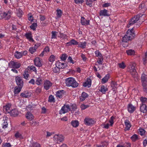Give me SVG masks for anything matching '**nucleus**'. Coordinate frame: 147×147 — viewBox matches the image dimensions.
Listing matches in <instances>:
<instances>
[{"mask_svg": "<svg viewBox=\"0 0 147 147\" xmlns=\"http://www.w3.org/2000/svg\"><path fill=\"white\" fill-rule=\"evenodd\" d=\"M136 65L135 63H131L128 67L127 71L130 73L134 80L137 81L139 79V77L135 68Z\"/></svg>", "mask_w": 147, "mask_h": 147, "instance_id": "nucleus-1", "label": "nucleus"}, {"mask_svg": "<svg viewBox=\"0 0 147 147\" xmlns=\"http://www.w3.org/2000/svg\"><path fill=\"white\" fill-rule=\"evenodd\" d=\"M135 36L134 31V28L131 30L129 29L127 32V33L122 38L123 42H127L134 38Z\"/></svg>", "mask_w": 147, "mask_h": 147, "instance_id": "nucleus-2", "label": "nucleus"}, {"mask_svg": "<svg viewBox=\"0 0 147 147\" xmlns=\"http://www.w3.org/2000/svg\"><path fill=\"white\" fill-rule=\"evenodd\" d=\"M66 85L67 86H71L73 88L77 87L78 85V83L72 78H67L65 80Z\"/></svg>", "mask_w": 147, "mask_h": 147, "instance_id": "nucleus-3", "label": "nucleus"}, {"mask_svg": "<svg viewBox=\"0 0 147 147\" xmlns=\"http://www.w3.org/2000/svg\"><path fill=\"white\" fill-rule=\"evenodd\" d=\"M142 16V15L141 16H140V15H137L136 16H135L133 18H132L130 21L129 22V24L127 26V27L129 28L130 26L134 24L135 23H136L137 21L140 20V18Z\"/></svg>", "mask_w": 147, "mask_h": 147, "instance_id": "nucleus-4", "label": "nucleus"}, {"mask_svg": "<svg viewBox=\"0 0 147 147\" xmlns=\"http://www.w3.org/2000/svg\"><path fill=\"white\" fill-rule=\"evenodd\" d=\"M54 140L57 141V143L61 142L64 140V137L61 134H56L53 137Z\"/></svg>", "mask_w": 147, "mask_h": 147, "instance_id": "nucleus-5", "label": "nucleus"}, {"mask_svg": "<svg viewBox=\"0 0 147 147\" xmlns=\"http://www.w3.org/2000/svg\"><path fill=\"white\" fill-rule=\"evenodd\" d=\"M9 66L10 68L18 69L20 67L21 64L18 62L11 61L9 63Z\"/></svg>", "mask_w": 147, "mask_h": 147, "instance_id": "nucleus-6", "label": "nucleus"}, {"mask_svg": "<svg viewBox=\"0 0 147 147\" xmlns=\"http://www.w3.org/2000/svg\"><path fill=\"white\" fill-rule=\"evenodd\" d=\"M70 111V106L69 105H65L59 111V113L60 114H64Z\"/></svg>", "mask_w": 147, "mask_h": 147, "instance_id": "nucleus-7", "label": "nucleus"}, {"mask_svg": "<svg viewBox=\"0 0 147 147\" xmlns=\"http://www.w3.org/2000/svg\"><path fill=\"white\" fill-rule=\"evenodd\" d=\"M15 80L18 86H21V87L23 86L24 82L22 77L17 76L16 77Z\"/></svg>", "mask_w": 147, "mask_h": 147, "instance_id": "nucleus-8", "label": "nucleus"}, {"mask_svg": "<svg viewBox=\"0 0 147 147\" xmlns=\"http://www.w3.org/2000/svg\"><path fill=\"white\" fill-rule=\"evenodd\" d=\"M84 123L86 125H91L94 123V121L91 118L87 117L84 119Z\"/></svg>", "mask_w": 147, "mask_h": 147, "instance_id": "nucleus-9", "label": "nucleus"}, {"mask_svg": "<svg viewBox=\"0 0 147 147\" xmlns=\"http://www.w3.org/2000/svg\"><path fill=\"white\" fill-rule=\"evenodd\" d=\"M3 18L5 20H9L11 17V12L10 11H3Z\"/></svg>", "mask_w": 147, "mask_h": 147, "instance_id": "nucleus-10", "label": "nucleus"}, {"mask_svg": "<svg viewBox=\"0 0 147 147\" xmlns=\"http://www.w3.org/2000/svg\"><path fill=\"white\" fill-rule=\"evenodd\" d=\"M81 23L82 25L87 26L90 24V20H87L84 17H82L81 19Z\"/></svg>", "mask_w": 147, "mask_h": 147, "instance_id": "nucleus-11", "label": "nucleus"}, {"mask_svg": "<svg viewBox=\"0 0 147 147\" xmlns=\"http://www.w3.org/2000/svg\"><path fill=\"white\" fill-rule=\"evenodd\" d=\"M52 83L50 81L46 80L44 83V88L46 90H48L52 86Z\"/></svg>", "mask_w": 147, "mask_h": 147, "instance_id": "nucleus-12", "label": "nucleus"}, {"mask_svg": "<svg viewBox=\"0 0 147 147\" xmlns=\"http://www.w3.org/2000/svg\"><path fill=\"white\" fill-rule=\"evenodd\" d=\"M34 64L37 66L40 67L42 64L40 61V58L39 57L36 58L34 60Z\"/></svg>", "mask_w": 147, "mask_h": 147, "instance_id": "nucleus-13", "label": "nucleus"}, {"mask_svg": "<svg viewBox=\"0 0 147 147\" xmlns=\"http://www.w3.org/2000/svg\"><path fill=\"white\" fill-rule=\"evenodd\" d=\"M99 15L100 16H109L110 14L108 13V11L104 9L103 10L100 11L99 13Z\"/></svg>", "mask_w": 147, "mask_h": 147, "instance_id": "nucleus-14", "label": "nucleus"}, {"mask_svg": "<svg viewBox=\"0 0 147 147\" xmlns=\"http://www.w3.org/2000/svg\"><path fill=\"white\" fill-rule=\"evenodd\" d=\"M125 129L126 130H129L131 125L130 121L127 119L125 121Z\"/></svg>", "mask_w": 147, "mask_h": 147, "instance_id": "nucleus-15", "label": "nucleus"}, {"mask_svg": "<svg viewBox=\"0 0 147 147\" xmlns=\"http://www.w3.org/2000/svg\"><path fill=\"white\" fill-rule=\"evenodd\" d=\"M20 96L23 98H28L30 96V94L27 91H25L21 93Z\"/></svg>", "mask_w": 147, "mask_h": 147, "instance_id": "nucleus-16", "label": "nucleus"}, {"mask_svg": "<svg viewBox=\"0 0 147 147\" xmlns=\"http://www.w3.org/2000/svg\"><path fill=\"white\" fill-rule=\"evenodd\" d=\"M140 109L142 112L146 113L147 112V106L145 104L142 103L140 106Z\"/></svg>", "mask_w": 147, "mask_h": 147, "instance_id": "nucleus-17", "label": "nucleus"}, {"mask_svg": "<svg viewBox=\"0 0 147 147\" xmlns=\"http://www.w3.org/2000/svg\"><path fill=\"white\" fill-rule=\"evenodd\" d=\"M56 66L58 67L59 69L60 68H64L66 66V64L63 63H61L59 61L57 62L55 64Z\"/></svg>", "mask_w": 147, "mask_h": 147, "instance_id": "nucleus-18", "label": "nucleus"}, {"mask_svg": "<svg viewBox=\"0 0 147 147\" xmlns=\"http://www.w3.org/2000/svg\"><path fill=\"white\" fill-rule=\"evenodd\" d=\"M127 108L129 112L131 113H133L136 109L135 107L131 104L128 105Z\"/></svg>", "mask_w": 147, "mask_h": 147, "instance_id": "nucleus-19", "label": "nucleus"}, {"mask_svg": "<svg viewBox=\"0 0 147 147\" xmlns=\"http://www.w3.org/2000/svg\"><path fill=\"white\" fill-rule=\"evenodd\" d=\"M88 95L85 92H83L82 93L81 96L80 97V100L81 101L84 100L85 99L88 97Z\"/></svg>", "mask_w": 147, "mask_h": 147, "instance_id": "nucleus-20", "label": "nucleus"}, {"mask_svg": "<svg viewBox=\"0 0 147 147\" xmlns=\"http://www.w3.org/2000/svg\"><path fill=\"white\" fill-rule=\"evenodd\" d=\"M139 8L140 9H147V2H142V3L139 5Z\"/></svg>", "mask_w": 147, "mask_h": 147, "instance_id": "nucleus-21", "label": "nucleus"}, {"mask_svg": "<svg viewBox=\"0 0 147 147\" xmlns=\"http://www.w3.org/2000/svg\"><path fill=\"white\" fill-rule=\"evenodd\" d=\"M91 84V81L90 79H88L87 81L85 82L83 84V86L84 87H88L89 88L90 87Z\"/></svg>", "mask_w": 147, "mask_h": 147, "instance_id": "nucleus-22", "label": "nucleus"}, {"mask_svg": "<svg viewBox=\"0 0 147 147\" xmlns=\"http://www.w3.org/2000/svg\"><path fill=\"white\" fill-rule=\"evenodd\" d=\"M64 92V91L63 90L58 91L56 93V96L59 98H61L63 97Z\"/></svg>", "mask_w": 147, "mask_h": 147, "instance_id": "nucleus-23", "label": "nucleus"}, {"mask_svg": "<svg viewBox=\"0 0 147 147\" xmlns=\"http://www.w3.org/2000/svg\"><path fill=\"white\" fill-rule=\"evenodd\" d=\"M10 104H8L6 105L5 106L3 107V111H6V113H9L10 111V108L11 107Z\"/></svg>", "mask_w": 147, "mask_h": 147, "instance_id": "nucleus-24", "label": "nucleus"}, {"mask_svg": "<svg viewBox=\"0 0 147 147\" xmlns=\"http://www.w3.org/2000/svg\"><path fill=\"white\" fill-rule=\"evenodd\" d=\"M22 87L18 86H16L14 88V93L15 94H17L20 92Z\"/></svg>", "mask_w": 147, "mask_h": 147, "instance_id": "nucleus-25", "label": "nucleus"}, {"mask_svg": "<svg viewBox=\"0 0 147 147\" xmlns=\"http://www.w3.org/2000/svg\"><path fill=\"white\" fill-rule=\"evenodd\" d=\"M10 115L13 116L15 117L18 115V112L17 110L16 109L12 110L9 113Z\"/></svg>", "mask_w": 147, "mask_h": 147, "instance_id": "nucleus-26", "label": "nucleus"}, {"mask_svg": "<svg viewBox=\"0 0 147 147\" xmlns=\"http://www.w3.org/2000/svg\"><path fill=\"white\" fill-rule=\"evenodd\" d=\"M25 36L26 38L28 39L30 41H32L33 42L34 40L32 38V34L31 33H26L25 35Z\"/></svg>", "mask_w": 147, "mask_h": 147, "instance_id": "nucleus-27", "label": "nucleus"}, {"mask_svg": "<svg viewBox=\"0 0 147 147\" xmlns=\"http://www.w3.org/2000/svg\"><path fill=\"white\" fill-rule=\"evenodd\" d=\"M26 117L27 119L30 121L34 118L33 115L30 113H28L26 115Z\"/></svg>", "mask_w": 147, "mask_h": 147, "instance_id": "nucleus-28", "label": "nucleus"}, {"mask_svg": "<svg viewBox=\"0 0 147 147\" xmlns=\"http://www.w3.org/2000/svg\"><path fill=\"white\" fill-rule=\"evenodd\" d=\"M71 124L73 127H76L78 126L79 122L77 120H73L72 121Z\"/></svg>", "mask_w": 147, "mask_h": 147, "instance_id": "nucleus-29", "label": "nucleus"}, {"mask_svg": "<svg viewBox=\"0 0 147 147\" xmlns=\"http://www.w3.org/2000/svg\"><path fill=\"white\" fill-rule=\"evenodd\" d=\"M108 90V89L106 86L102 85L101 86L100 89V91L103 94L105 93V92Z\"/></svg>", "mask_w": 147, "mask_h": 147, "instance_id": "nucleus-30", "label": "nucleus"}, {"mask_svg": "<svg viewBox=\"0 0 147 147\" xmlns=\"http://www.w3.org/2000/svg\"><path fill=\"white\" fill-rule=\"evenodd\" d=\"M111 86L113 89V91H115L116 89L117 84L116 82L112 81L111 83Z\"/></svg>", "mask_w": 147, "mask_h": 147, "instance_id": "nucleus-31", "label": "nucleus"}, {"mask_svg": "<svg viewBox=\"0 0 147 147\" xmlns=\"http://www.w3.org/2000/svg\"><path fill=\"white\" fill-rule=\"evenodd\" d=\"M141 82H147V76L144 74H143L141 76Z\"/></svg>", "mask_w": 147, "mask_h": 147, "instance_id": "nucleus-32", "label": "nucleus"}, {"mask_svg": "<svg viewBox=\"0 0 147 147\" xmlns=\"http://www.w3.org/2000/svg\"><path fill=\"white\" fill-rule=\"evenodd\" d=\"M49 51V49L48 47L47 46L45 47L43 51L42 52L41 54H40V56H42L45 54V53H47Z\"/></svg>", "mask_w": 147, "mask_h": 147, "instance_id": "nucleus-33", "label": "nucleus"}, {"mask_svg": "<svg viewBox=\"0 0 147 147\" xmlns=\"http://www.w3.org/2000/svg\"><path fill=\"white\" fill-rule=\"evenodd\" d=\"M126 53L129 55H134L135 54L134 51L132 49H129L126 51Z\"/></svg>", "mask_w": 147, "mask_h": 147, "instance_id": "nucleus-34", "label": "nucleus"}, {"mask_svg": "<svg viewBox=\"0 0 147 147\" xmlns=\"http://www.w3.org/2000/svg\"><path fill=\"white\" fill-rule=\"evenodd\" d=\"M142 84L144 91L147 93V82L142 83Z\"/></svg>", "mask_w": 147, "mask_h": 147, "instance_id": "nucleus-35", "label": "nucleus"}, {"mask_svg": "<svg viewBox=\"0 0 147 147\" xmlns=\"http://www.w3.org/2000/svg\"><path fill=\"white\" fill-rule=\"evenodd\" d=\"M14 56L16 58L19 59L22 56V55L21 52L16 51L14 53Z\"/></svg>", "mask_w": 147, "mask_h": 147, "instance_id": "nucleus-36", "label": "nucleus"}, {"mask_svg": "<svg viewBox=\"0 0 147 147\" xmlns=\"http://www.w3.org/2000/svg\"><path fill=\"white\" fill-rule=\"evenodd\" d=\"M146 132L145 130L144 129L140 128L139 129L138 132L141 136H142L145 135Z\"/></svg>", "mask_w": 147, "mask_h": 147, "instance_id": "nucleus-37", "label": "nucleus"}, {"mask_svg": "<svg viewBox=\"0 0 147 147\" xmlns=\"http://www.w3.org/2000/svg\"><path fill=\"white\" fill-rule=\"evenodd\" d=\"M118 65L119 68L122 69H124L126 67V65L123 62L118 63Z\"/></svg>", "mask_w": 147, "mask_h": 147, "instance_id": "nucleus-38", "label": "nucleus"}, {"mask_svg": "<svg viewBox=\"0 0 147 147\" xmlns=\"http://www.w3.org/2000/svg\"><path fill=\"white\" fill-rule=\"evenodd\" d=\"M86 44V42H80L78 44V47L84 48L85 47Z\"/></svg>", "mask_w": 147, "mask_h": 147, "instance_id": "nucleus-39", "label": "nucleus"}, {"mask_svg": "<svg viewBox=\"0 0 147 147\" xmlns=\"http://www.w3.org/2000/svg\"><path fill=\"white\" fill-rule=\"evenodd\" d=\"M109 78V75L107 74L102 79V83H105L108 80Z\"/></svg>", "mask_w": 147, "mask_h": 147, "instance_id": "nucleus-40", "label": "nucleus"}, {"mask_svg": "<svg viewBox=\"0 0 147 147\" xmlns=\"http://www.w3.org/2000/svg\"><path fill=\"white\" fill-rule=\"evenodd\" d=\"M131 140L134 142H135L138 139V136L136 134L133 135L131 138Z\"/></svg>", "mask_w": 147, "mask_h": 147, "instance_id": "nucleus-41", "label": "nucleus"}, {"mask_svg": "<svg viewBox=\"0 0 147 147\" xmlns=\"http://www.w3.org/2000/svg\"><path fill=\"white\" fill-rule=\"evenodd\" d=\"M27 72L28 70L26 69L24 71V73L23 74L24 78L26 80H28V78L29 76V75L28 73H27Z\"/></svg>", "mask_w": 147, "mask_h": 147, "instance_id": "nucleus-42", "label": "nucleus"}, {"mask_svg": "<svg viewBox=\"0 0 147 147\" xmlns=\"http://www.w3.org/2000/svg\"><path fill=\"white\" fill-rule=\"evenodd\" d=\"M28 69L32 71H34L35 73H36L37 70L36 69V68L33 66H29L28 67Z\"/></svg>", "mask_w": 147, "mask_h": 147, "instance_id": "nucleus-43", "label": "nucleus"}, {"mask_svg": "<svg viewBox=\"0 0 147 147\" xmlns=\"http://www.w3.org/2000/svg\"><path fill=\"white\" fill-rule=\"evenodd\" d=\"M15 136L16 138H19L20 139L23 138V137L22 136V134L18 132H17L15 134Z\"/></svg>", "mask_w": 147, "mask_h": 147, "instance_id": "nucleus-44", "label": "nucleus"}, {"mask_svg": "<svg viewBox=\"0 0 147 147\" xmlns=\"http://www.w3.org/2000/svg\"><path fill=\"white\" fill-rule=\"evenodd\" d=\"M57 17V18H60L62 13V11L61 9H58L56 11Z\"/></svg>", "mask_w": 147, "mask_h": 147, "instance_id": "nucleus-45", "label": "nucleus"}, {"mask_svg": "<svg viewBox=\"0 0 147 147\" xmlns=\"http://www.w3.org/2000/svg\"><path fill=\"white\" fill-rule=\"evenodd\" d=\"M53 72L55 73H59V72L60 69L58 67L56 66V67L52 68Z\"/></svg>", "mask_w": 147, "mask_h": 147, "instance_id": "nucleus-46", "label": "nucleus"}, {"mask_svg": "<svg viewBox=\"0 0 147 147\" xmlns=\"http://www.w3.org/2000/svg\"><path fill=\"white\" fill-rule=\"evenodd\" d=\"M37 26V23H33L30 26V28L34 30H35Z\"/></svg>", "mask_w": 147, "mask_h": 147, "instance_id": "nucleus-47", "label": "nucleus"}, {"mask_svg": "<svg viewBox=\"0 0 147 147\" xmlns=\"http://www.w3.org/2000/svg\"><path fill=\"white\" fill-rule=\"evenodd\" d=\"M93 1L92 0H86V3L87 5H89L90 7L92 6V3Z\"/></svg>", "mask_w": 147, "mask_h": 147, "instance_id": "nucleus-48", "label": "nucleus"}, {"mask_svg": "<svg viewBox=\"0 0 147 147\" xmlns=\"http://www.w3.org/2000/svg\"><path fill=\"white\" fill-rule=\"evenodd\" d=\"M42 79L41 78L39 77L37 78L36 81V84L38 85H40V84L42 82Z\"/></svg>", "mask_w": 147, "mask_h": 147, "instance_id": "nucleus-49", "label": "nucleus"}, {"mask_svg": "<svg viewBox=\"0 0 147 147\" xmlns=\"http://www.w3.org/2000/svg\"><path fill=\"white\" fill-rule=\"evenodd\" d=\"M52 33V36H51V38H57V32L55 31H53L51 32Z\"/></svg>", "mask_w": 147, "mask_h": 147, "instance_id": "nucleus-50", "label": "nucleus"}, {"mask_svg": "<svg viewBox=\"0 0 147 147\" xmlns=\"http://www.w3.org/2000/svg\"><path fill=\"white\" fill-rule=\"evenodd\" d=\"M140 100L143 103H147V98H146L142 96L140 98Z\"/></svg>", "mask_w": 147, "mask_h": 147, "instance_id": "nucleus-51", "label": "nucleus"}, {"mask_svg": "<svg viewBox=\"0 0 147 147\" xmlns=\"http://www.w3.org/2000/svg\"><path fill=\"white\" fill-rule=\"evenodd\" d=\"M48 101L51 102H55L54 98L53 96L52 95H51L49 96V98Z\"/></svg>", "mask_w": 147, "mask_h": 147, "instance_id": "nucleus-52", "label": "nucleus"}, {"mask_svg": "<svg viewBox=\"0 0 147 147\" xmlns=\"http://www.w3.org/2000/svg\"><path fill=\"white\" fill-rule=\"evenodd\" d=\"M42 88L40 87H38L36 89L35 92L37 94H40L41 92Z\"/></svg>", "mask_w": 147, "mask_h": 147, "instance_id": "nucleus-53", "label": "nucleus"}, {"mask_svg": "<svg viewBox=\"0 0 147 147\" xmlns=\"http://www.w3.org/2000/svg\"><path fill=\"white\" fill-rule=\"evenodd\" d=\"M71 108L70 109H71V111H75L77 109V106L75 104H72L71 105H70Z\"/></svg>", "mask_w": 147, "mask_h": 147, "instance_id": "nucleus-54", "label": "nucleus"}, {"mask_svg": "<svg viewBox=\"0 0 147 147\" xmlns=\"http://www.w3.org/2000/svg\"><path fill=\"white\" fill-rule=\"evenodd\" d=\"M36 49L33 47H30L29 49V51L31 54H33L36 51Z\"/></svg>", "mask_w": 147, "mask_h": 147, "instance_id": "nucleus-55", "label": "nucleus"}, {"mask_svg": "<svg viewBox=\"0 0 147 147\" xmlns=\"http://www.w3.org/2000/svg\"><path fill=\"white\" fill-rule=\"evenodd\" d=\"M30 124L31 125L36 126L38 125V122L35 121H32L30 122Z\"/></svg>", "mask_w": 147, "mask_h": 147, "instance_id": "nucleus-56", "label": "nucleus"}, {"mask_svg": "<svg viewBox=\"0 0 147 147\" xmlns=\"http://www.w3.org/2000/svg\"><path fill=\"white\" fill-rule=\"evenodd\" d=\"M95 54L96 57H102V56L100 53L99 51H96L95 52Z\"/></svg>", "mask_w": 147, "mask_h": 147, "instance_id": "nucleus-57", "label": "nucleus"}, {"mask_svg": "<svg viewBox=\"0 0 147 147\" xmlns=\"http://www.w3.org/2000/svg\"><path fill=\"white\" fill-rule=\"evenodd\" d=\"M89 107V106L88 105H85L83 104L81 105V108L82 110H83L88 107Z\"/></svg>", "mask_w": 147, "mask_h": 147, "instance_id": "nucleus-58", "label": "nucleus"}, {"mask_svg": "<svg viewBox=\"0 0 147 147\" xmlns=\"http://www.w3.org/2000/svg\"><path fill=\"white\" fill-rule=\"evenodd\" d=\"M23 12L22 11L21 9H19L17 13V15L19 17H21L22 15Z\"/></svg>", "mask_w": 147, "mask_h": 147, "instance_id": "nucleus-59", "label": "nucleus"}, {"mask_svg": "<svg viewBox=\"0 0 147 147\" xmlns=\"http://www.w3.org/2000/svg\"><path fill=\"white\" fill-rule=\"evenodd\" d=\"M55 56L53 55H51L49 58V61L51 62L55 60Z\"/></svg>", "mask_w": 147, "mask_h": 147, "instance_id": "nucleus-60", "label": "nucleus"}, {"mask_svg": "<svg viewBox=\"0 0 147 147\" xmlns=\"http://www.w3.org/2000/svg\"><path fill=\"white\" fill-rule=\"evenodd\" d=\"M11 146L10 143H6L3 144V147H11Z\"/></svg>", "mask_w": 147, "mask_h": 147, "instance_id": "nucleus-61", "label": "nucleus"}, {"mask_svg": "<svg viewBox=\"0 0 147 147\" xmlns=\"http://www.w3.org/2000/svg\"><path fill=\"white\" fill-rule=\"evenodd\" d=\"M67 56L66 54H63L61 57V59L63 61L65 60L67 57Z\"/></svg>", "mask_w": 147, "mask_h": 147, "instance_id": "nucleus-62", "label": "nucleus"}, {"mask_svg": "<svg viewBox=\"0 0 147 147\" xmlns=\"http://www.w3.org/2000/svg\"><path fill=\"white\" fill-rule=\"evenodd\" d=\"M72 45H76L78 44V42L74 39H72L71 40Z\"/></svg>", "mask_w": 147, "mask_h": 147, "instance_id": "nucleus-63", "label": "nucleus"}, {"mask_svg": "<svg viewBox=\"0 0 147 147\" xmlns=\"http://www.w3.org/2000/svg\"><path fill=\"white\" fill-rule=\"evenodd\" d=\"M98 59V60L97 61V62L99 64H102L103 61V57L102 56V57H100Z\"/></svg>", "mask_w": 147, "mask_h": 147, "instance_id": "nucleus-64", "label": "nucleus"}]
</instances>
